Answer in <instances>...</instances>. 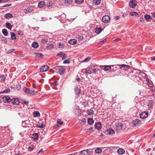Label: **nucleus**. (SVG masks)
<instances>
[{
    "instance_id": "obj_1",
    "label": "nucleus",
    "mask_w": 155,
    "mask_h": 155,
    "mask_svg": "<svg viewBox=\"0 0 155 155\" xmlns=\"http://www.w3.org/2000/svg\"><path fill=\"white\" fill-rule=\"evenodd\" d=\"M137 70H134L132 72H130L128 74L129 77L133 80L137 81L139 80L138 74H137Z\"/></svg>"
},
{
    "instance_id": "obj_2",
    "label": "nucleus",
    "mask_w": 155,
    "mask_h": 155,
    "mask_svg": "<svg viewBox=\"0 0 155 155\" xmlns=\"http://www.w3.org/2000/svg\"><path fill=\"white\" fill-rule=\"evenodd\" d=\"M137 74H138V77L140 79L142 80L143 78H147V75L146 74L143 72L140 71V70H137Z\"/></svg>"
},
{
    "instance_id": "obj_3",
    "label": "nucleus",
    "mask_w": 155,
    "mask_h": 155,
    "mask_svg": "<svg viewBox=\"0 0 155 155\" xmlns=\"http://www.w3.org/2000/svg\"><path fill=\"white\" fill-rule=\"evenodd\" d=\"M91 69L93 70L92 73H96L99 71V70L98 69V66L95 64H92L91 65Z\"/></svg>"
},
{
    "instance_id": "obj_4",
    "label": "nucleus",
    "mask_w": 155,
    "mask_h": 155,
    "mask_svg": "<svg viewBox=\"0 0 155 155\" xmlns=\"http://www.w3.org/2000/svg\"><path fill=\"white\" fill-rule=\"evenodd\" d=\"M23 91L25 93L32 95H34L36 93V92L34 90L31 89L29 88H28L25 87L24 88Z\"/></svg>"
},
{
    "instance_id": "obj_5",
    "label": "nucleus",
    "mask_w": 155,
    "mask_h": 155,
    "mask_svg": "<svg viewBox=\"0 0 155 155\" xmlns=\"http://www.w3.org/2000/svg\"><path fill=\"white\" fill-rule=\"evenodd\" d=\"M117 65L119 66L120 69H123V70H127L130 68V66L129 65L125 64H122L120 65L117 64Z\"/></svg>"
},
{
    "instance_id": "obj_6",
    "label": "nucleus",
    "mask_w": 155,
    "mask_h": 155,
    "mask_svg": "<svg viewBox=\"0 0 155 155\" xmlns=\"http://www.w3.org/2000/svg\"><path fill=\"white\" fill-rule=\"evenodd\" d=\"M114 65H112L111 66L104 65L102 66L101 68L103 70H104V71H107L110 70L111 69V67H114Z\"/></svg>"
},
{
    "instance_id": "obj_7",
    "label": "nucleus",
    "mask_w": 155,
    "mask_h": 155,
    "mask_svg": "<svg viewBox=\"0 0 155 155\" xmlns=\"http://www.w3.org/2000/svg\"><path fill=\"white\" fill-rule=\"evenodd\" d=\"M110 20V18L108 15L104 16L102 18V21L104 23H108Z\"/></svg>"
},
{
    "instance_id": "obj_8",
    "label": "nucleus",
    "mask_w": 155,
    "mask_h": 155,
    "mask_svg": "<svg viewBox=\"0 0 155 155\" xmlns=\"http://www.w3.org/2000/svg\"><path fill=\"white\" fill-rule=\"evenodd\" d=\"M57 56H60L63 60L66 59L67 57V55L62 51H60L58 52L57 54Z\"/></svg>"
},
{
    "instance_id": "obj_9",
    "label": "nucleus",
    "mask_w": 155,
    "mask_h": 155,
    "mask_svg": "<svg viewBox=\"0 0 155 155\" xmlns=\"http://www.w3.org/2000/svg\"><path fill=\"white\" fill-rule=\"evenodd\" d=\"M91 151L88 149L84 150L80 152L81 155H90L91 153Z\"/></svg>"
},
{
    "instance_id": "obj_10",
    "label": "nucleus",
    "mask_w": 155,
    "mask_h": 155,
    "mask_svg": "<svg viewBox=\"0 0 155 155\" xmlns=\"http://www.w3.org/2000/svg\"><path fill=\"white\" fill-rule=\"evenodd\" d=\"M129 5L131 8H134L137 5L136 1L135 0H130L129 3Z\"/></svg>"
},
{
    "instance_id": "obj_11",
    "label": "nucleus",
    "mask_w": 155,
    "mask_h": 155,
    "mask_svg": "<svg viewBox=\"0 0 155 155\" xmlns=\"http://www.w3.org/2000/svg\"><path fill=\"white\" fill-rule=\"evenodd\" d=\"M12 104L15 105H18L19 104L20 101L19 99L17 98H14L11 100Z\"/></svg>"
},
{
    "instance_id": "obj_12",
    "label": "nucleus",
    "mask_w": 155,
    "mask_h": 155,
    "mask_svg": "<svg viewBox=\"0 0 155 155\" xmlns=\"http://www.w3.org/2000/svg\"><path fill=\"white\" fill-rule=\"evenodd\" d=\"M49 67L48 66L44 65L42 66L40 69V72H42L47 71L49 69Z\"/></svg>"
},
{
    "instance_id": "obj_13",
    "label": "nucleus",
    "mask_w": 155,
    "mask_h": 155,
    "mask_svg": "<svg viewBox=\"0 0 155 155\" xmlns=\"http://www.w3.org/2000/svg\"><path fill=\"white\" fill-rule=\"evenodd\" d=\"M132 123L136 127L140 124V121L139 119H135L133 121Z\"/></svg>"
},
{
    "instance_id": "obj_14",
    "label": "nucleus",
    "mask_w": 155,
    "mask_h": 155,
    "mask_svg": "<svg viewBox=\"0 0 155 155\" xmlns=\"http://www.w3.org/2000/svg\"><path fill=\"white\" fill-rule=\"evenodd\" d=\"M148 113L147 111H144L141 113L140 114V117L142 118H145L148 116Z\"/></svg>"
},
{
    "instance_id": "obj_15",
    "label": "nucleus",
    "mask_w": 155,
    "mask_h": 155,
    "mask_svg": "<svg viewBox=\"0 0 155 155\" xmlns=\"http://www.w3.org/2000/svg\"><path fill=\"white\" fill-rule=\"evenodd\" d=\"M59 72L58 73L61 75H63L65 71V69L63 66H60L59 67Z\"/></svg>"
},
{
    "instance_id": "obj_16",
    "label": "nucleus",
    "mask_w": 155,
    "mask_h": 155,
    "mask_svg": "<svg viewBox=\"0 0 155 155\" xmlns=\"http://www.w3.org/2000/svg\"><path fill=\"white\" fill-rule=\"evenodd\" d=\"M2 99L4 103L9 102L11 100L10 97L7 96H5L2 97Z\"/></svg>"
},
{
    "instance_id": "obj_17",
    "label": "nucleus",
    "mask_w": 155,
    "mask_h": 155,
    "mask_svg": "<svg viewBox=\"0 0 155 155\" xmlns=\"http://www.w3.org/2000/svg\"><path fill=\"white\" fill-rule=\"evenodd\" d=\"M94 127L95 129L98 130L101 129L102 128L101 124L100 122L96 123Z\"/></svg>"
},
{
    "instance_id": "obj_18",
    "label": "nucleus",
    "mask_w": 155,
    "mask_h": 155,
    "mask_svg": "<svg viewBox=\"0 0 155 155\" xmlns=\"http://www.w3.org/2000/svg\"><path fill=\"white\" fill-rule=\"evenodd\" d=\"M107 134L110 135H113L115 134L114 130L111 128L107 130Z\"/></svg>"
},
{
    "instance_id": "obj_19",
    "label": "nucleus",
    "mask_w": 155,
    "mask_h": 155,
    "mask_svg": "<svg viewBox=\"0 0 155 155\" xmlns=\"http://www.w3.org/2000/svg\"><path fill=\"white\" fill-rule=\"evenodd\" d=\"M38 137L39 136L37 133H34L32 135V138L35 141H37Z\"/></svg>"
},
{
    "instance_id": "obj_20",
    "label": "nucleus",
    "mask_w": 155,
    "mask_h": 155,
    "mask_svg": "<svg viewBox=\"0 0 155 155\" xmlns=\"http://www.w3.org/2000/svg\"><path fill=\"white\" fill-rule=\"evenodd\" d=\"M123 124L121 123H119L117 124L116 125V127L117 129L120 130L123 127Z\"/></svg>"
},
{
    "instance_id": "obj_21",
    "label": "nucleus",
    "mask_w": 155,
    "mask_h": 155,
    "mask_svg": "<svg viewBox=\"0 0 155 155\" xmlns=\"http://www.w3.org/2000/svg\"><path fill=\"white\" fill-rule=\"evenodd\" d=\"M77 42V39H70L68 41V43L71 45H74L76 44Z\"/></svg>"
},
{
    "instance_id": "obj_22",
    "label": "nucleus",
    "mask_w": 155,
    "mask_h": 155,
    "mask_svg": "<svg viewBox=\"0 0 155 155\" xmlns=\"http://www.w3.org/2000/svg\"><path fill=\"white\" fill-rule=\"evenodd\" d=\"M18 114L21 118H23V117H25L26 116L25 112L23 111H20V112L18 113Z\"/></svg>"
},
{
    "instance_id": "obj_23",
    "label": "nucleus",
    "mask_w": 155,
    "mask_h": 155,
    "mask_svg": "<svg viewBox=\"0 0 155 155\" xmlns=\"http://www.w3.org/2000/svg\"><path fill=\"white\" fill-rule=\"evenodd\" d=\"M144 18L147 21H149L152 18L149 15H144Z\"/></svg>"
},
{
    "instance_id": "obj_24",
    "label": "nucleus",
    "mask_w": 155,
    "mask_h": 155,
    "mask_svg": "<svg viewBox=\"0 0 155 155\" xmlns=\"http://www.w3.org/2000/svg\"><path fill=\"white\" fill-rule=\"evenodd\" d=\"M81 90L78 87H76L75 88V92L76 95H78L80 94Z\"/></svg>"
},
{
    "instance_id": "obj_25",
    "label": "nucleus",
    "mask_w": 155,
    "mask_h": 155,
    "mask_svg": "<svg viewBox=\"0 0 155 155\" xmlns=\"http://www.w3.org/2000/svg\"><path fill=\"white\" fill-rule=\"evenodd\" d=\"M87 113L89 115H93L94 113V111L91 109H88L87 110Z\"/></svg>"
},
{
    "instance_id": "obj_26",
    "label": "nucleus",
    "mask_w": 155,
    "mask_h": 155,
    "mask_svg": "<svg viewBox=\"0 0 155 155\" xmlns=\"http://www.w3.org/2000/svg\"><path fill=\"white\" fill-rule=\"evenodd\" d=\"M45 3L43 1H41L39 2L38 4V6L41 8L43 7L44 6H45Z\"/></svg>"
},
{
    "instance_id": "obj_27",
    "label": "nucleus",
    "mask_w": 155,
    "mask_h": 155,
    "mask_svg": "<svg viewBox=\"0 0 155 155\" xmlns=\"http://www.w3.org/2000/svg\"><path fill=\"white\" fill-rule=\"evenodd\" d=\"M32 47L34 48H37L39 46L38 44L36 41H35L33 43L32 45Z\"/></svg>"
},
{
    "instance_id": "obj_28",
    "label": "nucleus",
    "mask_w": 155,
    "mask_h": 155,
    "mask_svg": "<svg viewBox=\"0 0 155 155\" xmlns=\"http://www.w3.org/2000/svg\"><path fill=\"white\" fill-rule=\"evenodd\" d=\"M95 30L96 33L99 34L102 31V28L101 27L96 28H95Z\"/></svg>"
},
{
    "instance_id": "obj_29",
    "label": "nucleus",
    "mask_w": 155,
    "mask_h": 155,
    "mask_svg": "<svg viewBox=\"0 0 155 155\" xmlns=\"http://www.w3.org/2000/svg\"><path fill=\"white\" fill-rule=\"evenodd\" d=\"M117 152L119 154H123L125 153V150L122 148H119L117 150Z\"/></svg>"
},
{
    "instance_id": "obj_30",
    "label": "nucleus",
    "mask_w": 155,
    "mask_h": 155,
    "mask_svg": "<svg viewBox=\"0 0 155 155\" xmlns=\"http://www.w3.org/2000/svg\"><path fill=\"white\" fill-rule=\"evenodd\" d=\"M5 17L7 19H8L10 18H12L13 17L12 15L10 13H8L5 15Z\"/></svg>"
},
{
    "instance_id": "obj_31",
    "label": "nucleus",
    "mask_w": 155,
    "mask_h": 155,
    "mask_svg": "<svg viewBox=\"0 0 155 155\" xmlns=\"http://www.w3.org/2000/svg\"><path fill=\"white\" fill-rule=\"evenodd\" d=\"M146 81L147 82L146 84H148L149 86L150 87H152L153 86V85L151 83L152 82L151 81L150 82L149 81V79H147Z\"/></svg>"
},
{
    "instance_id": "obj_32",
    "label": "nucleus",
    "mask_w": 155,
    "mask_h": 155,
    "mask_svg": "<svg viewBox=\"0 0 155 155\" xmlns=\"http://www.w3.org/2000/svg\"><path fill=\"white\" fill-rule=\"evenodd\" d=\"M5 26L7 28L9 29H11L12 28V25L9 22L6 23L5 24Z\"/></svg>"
},
{
    "instance_id": "obj_33",
    "label": "nucleus",
    "mask_w": 155,
    "mask_h": 155,
    "mask_svg": "<svg viewBox=\"0 0 155 155\" xmlns=\"http://www.w3.org/2000/svg\"><path fill=\"white\" fill-rule=\"evenodd\" d=\"M153 102L152 101H150L147 103V105L149 107H151L153 106Z\"/></svg>"
},
{
    "instance_id": "obj_34",
    "label": "nucleus",
    "mask_w": 155,
    "mask_h": 155,
    "mask_svg": "<svg viewBox=\"0 0 155 155\" xmlns=\"http://www.w3.org/2000/svg\"><path fill=\"white\" fill-rule=\"evenodd\" d=\"M102 151V150L100 148H98L95 150V152L97 153H100Z\"/></svg>"
},
{
    "instance_id": "obj_35",
    "label": "nucleus",
    "mask_w": 155,
    "mask_h": 155,
    "mask_svg": "<svg viewBox=\"0 0 155 155\" xmlns=\"http://www.w3.org/2000/svg\"><path fill=\"white\" fill-rule=\"evenodd\" d=\"M91 57H87L84 60L81 61V62L82 63L84 62H88V61H89L90 60H91Z\"/></svg>"
},
{
    "instance_id": "obj_36",
    "label": "nucleus",
    "mask_w": 155,
    "mask_h": 155,
    "mask_svg": "<svg viewBox=\"0 0 155 155\" xmlns=\"http://www.w3.org/2000/svg\"><path fill=\"white\" fill-rule=\"evenodd\" d=\"M33 115L35 117H38L40 116V114L38 111H35L33 113Z\"/></svg>"
},
{
    "instance_id": "obj_37",
    "label": "nucleus",
    "mask_w": 155,
    "mask_h": 155,
    "mask_svg": "<svg viewBox=\"0 0 155 155\" xmlns=\"http://www.w3.org/2000/svg\"><path fill=\"white\" fill-rule=\"evenodd\" d=\"M60 66H56L53 68L54 71L56 73H58L59 72V67Z\"/></svg>"
},
{
    "instance_id": "obj_38",
    "label": "nucleus",
    "mask_w": 155,
    "mask_h": 155,
    "mask_svg": "<svg viewBox=\"0 0 155 155\" xmlns=\"http://www.w3.org/2000/svg\"><path fill=\"white\" fill-rule=\"evenodd\" d=\"M34 54H35L36 57H38L41 58L43 56L42 54L38 53H35Z\"/></svg>"
},
{
    "instance_id": "obj_39",
    "label": "nucleus",
    "mask_w": 155,
    "mask_h": 155,
    "mask_svg": "<svg viewBox=\"0 0 155 155\" xmlns=\"http://www.w3.org/2000/svg\"><path fill=\"white\" fill-rule=\"evenodd\" d=\"M93 2L96 5H98L101 2V0H94Z\"/></svg>"
},
{
    "instance_id": "obj_40",
    "label": "nucleus",
    "mask_w": 155,
    "mask_h": 155,
    "mask_svg": "<svg viewBox=\"0 0 155 155\" xmlns=\"http://www.w3.org/2000/svg\"><path fill=\"white\" fill-rule=\"evenodd\" d=\"M87 121L89 124L90 125L93 124L94 122L93 119L91 118L88 119Z\"/></svg>"
},
{
    "instance_id": "obj_41",
    "label": "nucleus",
    "mask_w": 155,
    "mask_h": 155,
    "mask_svg": "<svg viewBox=\"0 0 155 155\" xmlns=\"http://www.w3.org/2000/svg\"><path fill=\"white\" fill-rule=\"evenodd\" d=\"M130 15L132 16H135L137 17H139V15L138 14L135 12H131L130 13Z\"/></svg>"
},
{
    "instance_id": "obj_42",
    "label": "nucleus",
    "mask_w": 155,
    "mask_h": 155,
    "mask_svg": "<svg viewBox=\"0 0 155 155\" xmlns=\"http://www.w3.org/2000/svg\"><path fill=\"white\" fill-rule=\"evenodd\" d=\"M10 91V89L9 88H7L5 89L3 91H2L0 92L1 93H8Z\"/></svg>"
},
{
    "instance_id": "obj_43",
    "label": "nucleus",
    "mask_w": 155,
    "mask_h": 155,
    "mask_svg": "<svg viewBox=\"0 0 155 155\" xmlns=\"http://www.w3.org/2000/svg\"><path fill=\"white\" fill-rule=\"evenodd\" d=\"M3 34L5 36H6L8 35V32L7 30L5 29H3L2 31Z\"/></svg>"
},
{
    "instance_id": "obj_44",
    "label": "nucleus",
    "mask_w": 155,
    "mask_h": 155,
    "mask_svg": "<svg viewBox=\"0 0 155 155\" xmlns=\"http://www.w3.org/2000/svg\"><path fill=\"white\" fill-rule=\"evenodd\" d=\"M73 1V0H65V3H67L70 4Z\"/></svg>"
},
{
    "instance_id": "obj_45",
    "label": "nucleus",
    "mask_w": 155,
    "mask_h": 155,
    "mask_svg": "<svg viewBox=\"0 0 155 155\" xmlns=\"http://www.w3.org/2000/svg\"><path fill=\"white\" fill-rule=\"evenodd\" d=\"M11 39H16L15 35L14 32L11 33Z\"/></svg>"
},
{
    "instance_id": "obj_46",
    "label": "nucleus",
    "mask_w": 155,
    "mask_h": 155,
    "mask_svg": "<svg viewBox=\"0 0 155 155\" xmlns=\"http://www.w3.org/2000/svg\"><path fill=\"white\" fill-rule=\"evenodd\" d=\"M84 1V0H75V2L77 4H81Z\"/></svg>"
},
{
    "instance_id": "obj_47",
    "label": "nucleus",
    "mask_w": 155,
    "mask_h": 155,
    "mask_svg": "<svg viewBox=\"0 0 155 155\" xmlns=\"http://www.w3.org/2000/svg\"><path fill=\"white\" fill-rule=\"evenodd\" d=\"M70 59L69 58L68 59L64 60L63 61V63L64 64H68L70 63Z\"/></svg>"
},
{
    "instance_id": "obj_48",
    "label": "nucleus",
    "mask_w": 155,
    "mask_h": 155,
    "mask_svg": "<svg viewBox=\"0 0 155 155\" xmlns=\"http://www.w3.org/2000/svg\"><path fill=\"white\" fill-rule=\"evenodd\" d=\"M30 9L28 8L27 9H24V12L25 13H28L30 12H31V11H30Z\"/></svg>"
},
{
    "instance_id": "obj_49",
    "label": "nucleus",
    "mask_w": 155,
    "mask_h": 155,
    "mask_svg": "<svg viewBox=\"0 0 155 155\" xmlns=\"http://www.w3.org/2000/svg\"><path fill=\"white\" fill-rule=\"evenodd\" d=\"M14 51H15V49H14L9 50L8 51H7L6 52L7 54H10V53H12V52H13Z\"/></svg>"
},
{
    "instance_id": "obj_50",
    "label": "nucleus",
    "mask_w": 155,
    "mask_h": 155,
    "mask_svg": "<svg viewBox=\"0 0 155 155\" xmlns=\"http://www.w3.org/2000/svg\"><path fill=\"white\" fill-rule=\"evenodd\" d=\"M85 72L86 73L89 74H91V73H92V72L91 70H86Z\"/></svg>"
},
{
    "instance_id": "obj_51",
    "label": "nucleus",
    "mask_w": 155,
    "mask_h": 155,
    "mask_svg": "<svg viewBox=\"0 0 155 155\" xmlns=\"http://www.w3.org/2000/svg\"><path fill=\"white\" fill-rule=\"evenodd\" d=\"M34 148L32 146H29L28 148V150L29 151H31L33 150L34 149Z\"/></svg>"
},
{
    "instance_id": "obj_52",
    "label": "nucleus",
    "mask_w": 155,
    "mask_h": 155,
    "mask_svg": "<svg viewBox=\"0 0 155 155\" xmlns=\"http://www.w3.org/2000/svg\"><path fill=\"white\" fill-rule=\"evenodd\" d=\"M53 46L54 45L52 44H50L48 45V49H51L52 48H53Z\"/></svg>"
},
{
    "instance_id": "obj_53",
    "label": "nucleus",
    "mask_w": 155,
    "mask_h": 155,
    "mask_svg": "<svg viewBox=\"0 0 155 155\" xmlns=\"http://www.w3.org/2000/svg\"><path fill=\"white\" fill-rule=\"evenodd\" d=\"M83 105L85 107H86L88 105V102H84L82 103Z\"/></svg>"
},
{
    "instance_id": "obj_54",
    "label": "nucleus",
    "mask_w": 155,
    "mask_h": 155,
    "mask_svg": "<svg viewBox=\"0 0 155 155\" xmlns=\"http://www.w3.org/2000/svg\"><path fill=\"white\" fill-rule=\"evenodd\" d=\"M18 34L21 36H22L23 35V32L21 30H19L18 31Z\"/></svg>"
},
{
    "instance_id": "obj_55",
    "label": "nucleus",
    "mask_w": 155,
    "mask_h": 155,
    "mask_svg": "<svg viewBox=\"0 0 155 155\" xmlns=\"http://www.w3.org/2000/svg\"><path fill=\"white\" fill-rule=\"evenodd\" d=\"M57 123L59 124L60 125H62L63 124V122L61 121L60 120H58L57 121Z\"/></svg>"
},
{
    "instance_id": "obj_56",
    "label": "nucleus",
    "mask_w": 155,
    "mask_h": 155,
    "mask_svg": "<svg viewBox=\"0 0 155 155\" xmlns=\"http://www.w3.org/2000/svg\"><path fill=\"white\" fill-rule=\"evenodd\" d=\"M119 18H120V16H115L114 17V19L116 21V20H118Z\"/></svg>"
},
{
    "instance_id": "obj_57",
    "label": "nucleus",
    "mask_w": 155,
    "mask_h": 155,
    "mask_svg": "<svg viewBox=\"0 0 155 155\" xmlns=\"http://www.w3.org/2000/svg\"><path fill=\"white\" fill-rule=\"evenodd\" d=\"M106 39H103L102 41H101L99 42V44L100 45L106 42Z\"/></svg>"
},
{
    "instance_id": "obj_58",
    "label": "nucleus",
    "mask_w": 155,
    "mask_h": 155,
    "mask_svg": "<svg viewBox=\"0 0 155 155\" xmlns=\"http://www.w3.org/2000/svg\"><path fill=\"white\" fill-rule=\"evenodd\" d=\"M2 43L6 44L7 43V39H2Z\"/></svg>"
},
{
    "instance_id": "obj_59",
    "label": "nucleus",
    "mask_w": 155,
    "mask_h": 155,
    "mask_svg": "<svg viewBox=\"0 0 155 155\" xmlns=\"http://www.w3.org/2000/svg\"><path fill=\"white\" fill-rule=\"evenodd\" d=\"M114 67H113L114 68H113L112 69V70L113 71H115L116 70V68H117V65H114Z\"/></svg>"
},
{
    "instance_id": "obj_60",
    "label": "nucleus",
    "mask_w": 155,
    "mask_h": 155,
    "mask_svg": "<svg viewBox=\"0 0 155 155\" xmlns=\"http://www.w3.org/2000/svg\"><path fill=\"white\" fill-rule=\"evenodd\" d=\"M92 128H93L92 127H91V128L87 129V130L89 132H92L93 131Z\"/></svg>"
},
{
    "instance_id": "obj_61",
    "label": "nucleus",
    "mask_w": 155,
    "mask_h": 155,
    "mask_svg": "<svg viewBox=\"0 0 155 155\" xmlns=\"http://www.w3.org/2000/svg\"><path fill=\"white\" fill-rule=\"evenodd\" d=\"M28 103V102L27 101H24L22 102V104H24L27 105Z\"/></svg>"
},
{
    "instance_id": "obj_62",
    "label": "nucleus",
    "mask_w": 155,
    "mask_h": 155,
    "mask_svg": "<svg viewBox=\"0 0 155 155\" xmlns=\"http://www.w3.org/2000/svg\"><path fill=\"white\" fill-rule=\"evenodd\" d=\"M37 127L40 128H43V125L42 124L41 125H38Z\"/></svg>"
},
{
    "instance_id": "obj_63",
    "label": "nucleus",
    "mask_w": 155,
    "mask_h": 155,
    "mask_svg": "<svg viewBox=\"0 0 155 155\" xmlns=\"http://www.w3.org/2000/svg\"><path fill=\"white\" fill-rule=\"evenodd\" d=\"M43 150L42 149H40L39 151L38 152V153H37V154H39L41 152L43 151Z\"/></svg>"
},
{
    "instance_id": "obj_64",
    "label": "nucleus",
    "mask_w": 155,
    "mask_h": 155,
    "mask_svg": "<svg viewBox=\"0 0 155 155\" xmlns=\"http://www.w3.org/2000/svg\"><path fill=\"white\" fill-rule=\"evenodd\" d=\"M21 85L18 84V85H17V87L19 89H20L21 88Z\"/></svg>"
}]
</instances>
